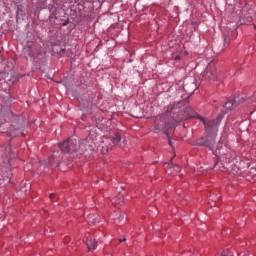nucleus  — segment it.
Here are the masks:
<instances>
[{"mask_svg": "<svg viewBox=\"0 0 256 256\" xmlns=\"http://www.w3.org/2000/svg\"><path fill=\"white\" fill-rule=\"evenodd\" d=\"M224 115L225 114L221 113L216 119L212 120L199 117L200 121H202L204 125L205 134L196 140L195 145L197 147H207L212 151L213 155H215L217 159L225 157V151L227 149L225 145H223V141L221 139L217 142L219 124L223 120Z\"/></svg>", "mask_w": 256, "mask_h": 256, "instance_id": "1", "label": "nucleus"}, {"mask_svg": "<svg viewBox=\"0 0 256 256\" xmlns=\"http://www.w3.org/2000/svg\"><path fill=\"white\" fill-rule=\"evenodd\" d=\"M173 109H175V105H169L165 113L156 117L154 122V125H155L154 131L156 133L159 131H163V133L167 135L169 129L174 127V123L177 122V119L171 116Z\"/></svg>", "mask_w": 256, "mask_h": 256, "instance_id": "2", "label": "nucleus"}, {"mask_svg": "<svg viewBox=\"0 0 256 256\" xmlns=\"http://www.w3.org/2000/svg\"><path fill=\"white\" fill-rule=\"evenodd\" d=\"M59 147L62 153H75L79 151L77 140L68 138L66 141L59 143Z\"/></svg>", "mask_w": 256, "mask_h": 256, "instance_id": "3", "label": "nucleus"}, {"mask_svg": "<svg viewBox=\"0 0 256 256\" xmlns=\"http://www.w3.org/2000/svg\"><path fill=\"white\" fill-rule=\"evenodd\" d=\"M95 147V140L89 135L79 143L78 151H80V153H85V151H93Z\"/></svg>", "mask_w": 256, "mask_h": 256, "instance_id": "4", "label": "nucleus"}, {"mask_svg": "<svg viewBox=\"0 0 256 256\" xmlns=\"http://www.w3.org/2000/svg\"><path fill=\"white\" fill-rule=\"evenodd\" d=\"M197 79L194 77H186L183 81V89L189 95H193L197 91Z\"/></svg>", "mask_w": 256, "mask_h": 256, "instance_id": "5", "label": "nucleus"}, {"mask_svg": "<svg viewBox=\"0 0 256 256\" xmlns=\"http://www.w3.org/2000/svg\"><path fill=\"white\" fill-rule=\"evenodd\" d=\"M204 77L209 81H217L219 79V75L217 74V68H215V65L209 64L206 67L204 71Z\"/></svg>", "mask_w": 256, "mask_h": 256, "instance_id": "6", "label": "nucleus"}, {"mask_svg": "<svg viewBox=\"0 0 256 256\" xmlns=\"http://www.w3.org/2000/svg\"><path fill=\"white\" fill-rule=\"evenodd\" d=\"M12 127L16 129V131L11 132V137H19V135H23L21 129H23V118L21 116H16Z\"/></svg>", "mask_w": 256, "mask_h": 256, "instance_id": "7", "label": "nucleus"}, {"mask_svg": "<svg viewBox=\"0 0 256 256\" xmlns=\"http://www.w3.org/2000/svg\"><path fill=\"white\" fill-rule=\"evenodd\" d=\"M84 243L88 251H95V249H97V240L93 239L91 236H87Z\"/></svg>", "mask_w": 256, "mask_h": 256, "instance_id": "8", "label": "nucleus"}, {"mask_svg": "<svg viewBox=\"0 0 256 256\" xmlns=\"http://www.w3.org/2000/svg\"><path fill=\"white\" fill-rule=\"evenodd\" d=\"M48 8L50 11L49 22L51 25H55V19H57V7L49 5Z\"/></svg>", "mask_w": 256, "mask_h": 256, "instance_id": "9", "label": "nucleus"}, {"mask_svg": "<svg viewBox=\"0 0 256 256\" xmlns=\"http://www.w3.org/2000/svg\"><path fill=\"white\" fill-rule=\"evenodd\" d=\"M231 35H233V31L231 30H224L223 38H224V46L227 47L231 42Z\"/></svg>", "mask_w": 256, "mask_h": 256, "instance_id": "10", "label": "nucleus"}, {"mask_svg": "<svg viewBox=\"0 0 256 256\" xmlns=\"http://www.w3.org/2000/svg\"><path fill=\"white\" fill-rule=\"evenodd\" d=\"M110 138H111L113 145H119V143H121V134H119L118 132H114L110 136Z\"/></svg>", "mask_w": 256, "mask_h": 256, "instance_id": "11", "label": "nucleus"}, {"mask_svg": "<svg viewBox=\"0 0 256 256\" xmlns=\"http://www.w3.org/2000/svg\"><path fill=\"white\" fill-rule=\"evenodd\" d=\"M229 103L232 107H237V105H241V103H245V98H238V99H234L230 102H226L225 106L227 107V105H229Z\"/></svg>", "mask_w": 256, "mask_h": 256, "instance_id": "12", "label": "nucleus"}, {"mask_svg": "<svg viewBox=\"0 0 256 256\" xmlns=\"http://www.w3.org/2000/svg\"><path fill=\"white\" fill-rule=\"evenodd\" d=\"M2 177L5 183H11V177H13V173H11V170H7L3 173Z\"/></svg>", "mask_w": 256, "mask_h": 256, "instance_id": "13", "label": "nucleus"}, {"mask_svg": "<svg viewBox=\"0 0 256 256\" xmlns=\"http://www.w3.org/2000/svg\"><path fill=\"white\" fill-rule=\"evenodd\" d=\"M124 218L125 216H122L120 212L114 213V223L116 225H119V223H121V221H123Z\"/></svg>", "mask_w": 256, "mask_h": 256, "instance_id": "14", "label": "nucleus"}, {"mask_svg": "<svg viewBox=\"0 0 256 256\" xmlns=\"http://www.w3.org/2000/svg\"><path fill=\"white\" fill-rule=\"evenodd\" d=\"M29 189H31V184H27L24 183L23 186H21V191H23L24 193H27V191H29Z\"/></svg>", "mask_w": 256, "mask_h": 256, "instance_id": "15", "label": "nucleus"}, {"mask_svg": "<svg viewBox=\"0 0 256 256\" xmlns=\"http://www.w3.org/2000/svg\"><path fill=\"white\" fill-rule=\"evenodd\" d=\"M177 105H181L182 107H185V105H189V96L186 99L179 101Z\"/></svg>", "mask_w": 256, "mask_h": 256, "instance_id": "16", "label": "nucleus"}, {"mask_svg": "<svg viewBox=\"0 0 256 256\" xmlns=\"http://www.w3.org/2000/svg\"><path fill=\"white\" fill-rule=\"evenodd\" d=\"M187 117H199V114L193 112V110H191V108H188V114H187Z\"/></svg>", "mask_w": 256, "mask_h": 256, "instance_id": "17", "label": "nucleus"}, {"mask_svg": "<svg viewBox=\"0 0 256 256\" xmlns=\"http://www.w3.org/2000/svg\"><path fill=\"white\" fill-rule=\"evenodd\" d=\"M221 256H235L230 250H224L221 252Z\"/></svg>", "mask_w": 256, "mask_h": 256, "instance_id": "18", "label": "nucleus"}, {"mask_svg": "<svg viewBox=\"0 0 256 256\" xmlns=\"http://www.w3.org/2000/svg\"><path fill=\"white\" fill-rule=\"evenodd\" d=\"M19 15H23V5L17 6V17H19Z\"/></svg>", "mask_w": 256, "mask_h": 256, "instance_id": "19", "label": "nucleus"}, {"mask_svg": "<svg viewBox=\"0 0 256 256\" xmlns=\"http://www.w3.org/2000/svg\"><path fill=\"white\" fill-rule=\"evenodd\" d=\"M94 215H89L88 216V221L89 223H97V218H94Z\"/></svg>", "mask_w": 256, "mask_h": 256, "instance_id": "20", "label": "nucleus"}, {"mask_svg": "<svg viewBox=\"0 0 256 256\" xmlns=\"http://www.w3.org/2000/svg\"><path fill=\"white\" fill-rule=\"evenodd\" d=\"M42 165H53V159L50 158V160H44L41 162Z\"/></svg>", "mask_w": 256, "mask_h": 256, "instance_id": "21", "label": "nucleus"}, {"mask_svg": "<svg viewBox=\"0 0 256 256\" xmlns=\"http://www.w3.org/2000/svg\"><path fill=\"white\" fill-rule=\"evenodd\" d=\"M123 198H124L123 194L119 193L118 196L116 197V201L118 203H121L123 201Z\"/></svg>", "mask_w": 256, "mask_h": 256, "instance_id": "22", "label": "nucleus"}, {"mask_svg": "<svg viewBox=\"0 0 256 256\" xmlns=\"http://www.w3.org/2000/svg\"><path fill=\"white\" fill-rule=\"evenodd\" d=\"M166 137L168 139V143H169L170 147L173 148V142L171 141V136L169 135V132H167Z\"/></svg>", "mask_w": 256, "mask_h": 256, "instance_id": "23", "label": "nucleus"}, {"mask_svg": "<svg viewBox=\"0 0 256 256\" xmlns=\"http://www.w3.org/2000/svg\"><path fill=\"white\" fill-rule=\"evenodd\" d=\"M67 25H69V19L65 20V21L62 23V27H67Z\"/></svg>", "mask_w": 256, "mask_h": 256, "instance_id": "24", "label": "nucleus"}, {"mask_svg": "<svg viewBox=\"0 0 256 256\" xmlns=\"http://www.w3.org/2000/svg\"><path fill=\"white\" fill-rule=\"evenodd\" d=\"M166 165H170V169H171V167H173V158L170 159V161L167 162Z\"/></svg>", "mask_w": 256, "mask_h": 256, "instance_id": "25", "label": "nucleus"}, {"mask_svg": "<svg viewBox=\"0 0 256 256\" xmlns=\"http://www.w3.org/2000/svg\"><path fill=\"white\" fill-rule=\"evenodd\" d=\"M183 119H185V118H182V119H180V120H176V122L174 121L173 123H174V126L175 125H179V123H181V121H183Z\"/></svg>", "mask_w": 256, "mask_h": 256, "instance_id": "26", "label": "nucleus"}, {"mask_svg": "<svg viewBox=\"0 0 256 256\" xmlns=\"http://www.w3.org/2000/svg\"><path fill=\"white\" fill-rule=\"evenodd\" d=\"M55 197H56L55 193L50 194V199L51 200L55 199Z\"/></svg>", "mask_w": 256, "mask_h": 256, "instance_id": "27", "label": "nucleus"}, {"mask_svg": "<svg viewBox=\"0 0 256 256\" xmlns=\"http://www.w3.org/2000/svg\"><path fill=\"white\" fill-rule=\"evenodd\" d=\"M125 241H127V239H125V238L124 239H121V238L119 239V243H125Z\"/></svg>", "mask_w": 256, "mask_h": 256, "instance_id": "28", "label": "nucleus"}, {"mask_svg": "<svg viewBox=\"0 0 256 256\" xmlns=\"http://www.w3.org/2000/svg\"><path fill=\"white\" fill-rule=\"evenodd\" d=\"M3 75H5L4 72L0 73V81L3 79Z\"/></svg>", "mask_w": 256, "mask_h": 256, "instance_id": "29", "label": "nucleus"}, {"mask_svg": "<svg viewBox=\"0 0 256 256\" xmlns=\"http://www.w3.org/2000/svg\"><path fill=\"white\" fill-rule=\"evenodd\" d=\"M8 81H11L12 83H15V81H17V78L9 79Z\"/></svg>", "mask_w": 256, "mask_h": 256, "instance_id": "30", "label": "nucleus"}, {"mask_svg": "<svg viewBox=\"0 0 256 256\" xmlns=\"http://www.w3.org/2000/svg\"><path fill=\"white\" fill-rule=\"evenodd\" d=\"M28 55H29L30 57H33V53H31V51H29Z\"/></svg>", "mask_w": 256, "mask_h": 256, "instance_id": "31", "label": "nucleus"}, {"mask_svg": "<svg viewBox=\"0 0 256 256\" xmlns=\"http://www.w3.org/2000/svg\"><path fill=\"white\" fill-rule=\"evenodd\" d=\"M249 23H251V21H253V18L252 17H249Z\"/></svg>", "mask_w": 256, "mask_h": 256, "instance_id": "32", "label": "nucleus"}, {"mask_svg": "<svg viewBox=\"0 0 256 256\" xmlns=\"http://www.w3.org/2000/svg\"><path fill=\"white\" fill-rule=\"evenodd\" d=\"M217 165H219V162H216V163L214 164V167H217Z\"/></svg>", "mask_w": 256, "mask_h": 256, "instance_id": "33", "label": "nucleus"}, {"mask_svg": "<svg viewBox=\"0 0 256 256\" xmlns=\"http://www.w3.org/2000/svg\"><path fill=\"white\" fill-rule=\"evenodd\" d=\"M61 53H65V49H61Z\"/></svg>", "mask_w": 256, "mask_h": 256, "instance_id": "34", "label": "nucleus"}, {"mask_svg": "<svg viewBox=\"0 0 256 256\" xmlns=\"http://www.w3.org/2000/svg\"><path fill=\"white\" fill-rule=\"evenodd\" d=\"M176 171H179V166H176Z\"/></svg>", "mask_w": 256, "mask_h": 256, "instance_id": "35", "label": "nucleus"}, {"mask_svg": "<svg viewBox=\"0 0 256 256\" xmlns=\"http://www.w3.org/2000/svg\"><path fill=\"white\" fill-rule=\"evenodd\" d=\"M240 125H245V122H242Z\"/></svg>", "mask_w": 256, "mask_h": 256, "instance_id": "36", "label": "nucleus"}, {"mask_svg": "<svg viewBox=\"0 0 256 256\" xmlns=\"http://www.w3.org/2000/svg\"><path fill=\"white\" fill-rule=\"evenodd\" d=\"M136 118H137V119H141V117H139V116H137Z\"/></svg>", "mask_w": 256, "mask_h": 256, "instance_id": "37", "label": "nucleus"}, {"mask_svg": "<svg viewBox=\"0 0 256 256\" xmlns=\"http://www.w3.org/2000/svg\"><path fill=\"white\" fill-rule=\"evenodd\" d=\"M16 1H20V0H16Z\"/></svg>", "mask_w": 256, "mask_h": 256, "instance_id": "38", "label": "nucleus"}]
</instances>
